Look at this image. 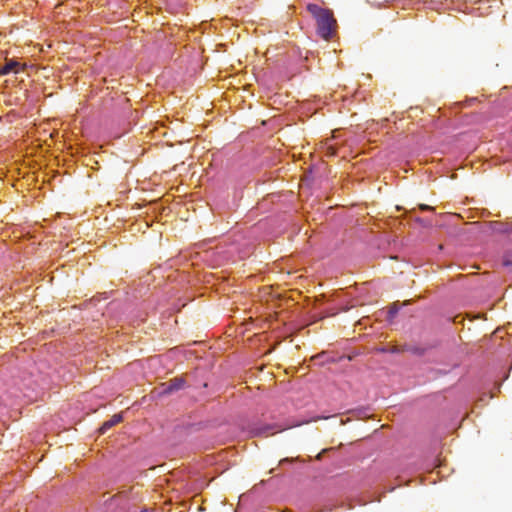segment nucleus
<instances>
[{"instance_id": "20e7f679", "label": "nucleus", "mask_w": 512, "mask_h": 512, "mask_svg": "<svg viewBox=\"0 0 512 512\" xmlns=\"http://www.w3.org/2000/svg\"><path fill=\"white\" fill-rule=\"evenodd\" d=\"M122 419L123 418L121 414H114L109 420L102 424V426L99 428V433L105 434L110 428L120 423Z\"/></svg>"}, {"instance_id": "423d86ee", "label": "nucleus", "mask_w": 512, "mask_h": 512, "mask_svg": "<svg viewBox=\"0 0 512 512\" xmlns=\"http://www.w3.org/2000/svg\"><path fill=\"white\" fill-rule=\"evenodd\" d=\"M270 430H272V428H271V427H269V426H267V427H265V428H264V431H263V432H261V433H262L263 435H265V436L272 435V434H274V433H275L274 431H271V432H270Z\"/></svg>"}, {"instance_id": "f03ea898", "label": "nucleus", "mask_w": 512, "mask_h": 512, "mask_svg": "<svg viewBox=\"0 0 512 512\" xmlns=\"http://www.w3.org/2000/svg\"><path fill=\"white\" fill-rule=\"evenodd\" d=\"M23 67L20 62L15 59H7L5 63L0 67V75H8L10 73H19Z\"/></svg>"}, {"instance_id": "1a4fd4ad", "label": "nucleus", "mask_w": 512, "mask_h": 512, "mask_svg": "<svg viewBox=\"0 0 512 512\" xmlns=\"http://www.w3.org/2000/svg\"><path fill=\"white\" fill-rule=\"evenodd\" d=\"M396 313H397V309H392V310L390 311V314H391L392 316H393V315H395Z\"/></svg>"}, {"instance_id": "6e6552de", "label": "nucleus", "mask_w": 512, "mask_h": 512, "mask_svg": "<svg viewBox=\"0 0 512 512\" xmlns=\"http://www.w3.org/2000/svg\"><path fill=\"white\" fill-rule=\"evenodd\" d=\"M293 461L292 458H284L280 461V465H283L285 463H291Z\"/></svg>"}, {"instance_id": "39448f33", "label": "nucleus", "mask_w": 512, "mask_h": 512, "mask_svg": "<svg viewBox=\"0 0 512 512\" xmlns=\"http://www.w3.org/2000/svg\"><path fill=\"white\" fill-rule=\"evenodd\" d=\"M491 230L497 233H512V223L492 222Z\"/></svg>"}, {"instance_id": "0eeeda50", "label": "nucleus", "mask_w": 512, "mask_h": 512, "mask_svg": "<svg viewBox=\"0 0 512 512\" xmlns=\"http://www.w3.org/2000/svg\"><path fill=\"white\" fill-rule=\"evenodd\" d=\"M419 208L421 210H424V211H432L434 209L432 206H429V205H426V204L419 205Z\"/></svg>"}, {"instance_id": "f257e3e1", "label": "nucleus", "mask_w": 512, "mask_h": 512, "mask_svg": "<svg viewBox=\"0 0 512 512\" xmlns=\"http://www.w3.org/2000/svg\"><path fill=\"white\" fill-rule=\"evenodd\" d=\"M307 10L316 21L318 35L325 40H330L337 27L333 12L317 4H309Z\"/></svg>"}, {"instance_id": "7ed1b4c3", "label": "nucleus", "mask_w": 512, "mask_h": 512, "mask_svg": "<svg viewBox=\"0 0 512 512\" xmlns=\"http://www.w3.org/2000/svg\"><path fill=\"white\" fill-rule=\"evenodd\" d=\"M164 391L167 393H172L174 391H178L182 389L185 385V380L181 377H176L171 379L169 382L164 384Z\"/></svg>"}]
</instances>
